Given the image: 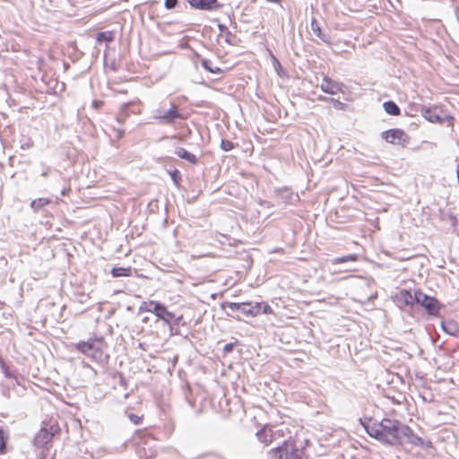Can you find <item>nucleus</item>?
Masks as SVG:
<instances>
[{
  "label": "nucleus",
  "instance_id": "f8f14e48",
  "mask_svg": "<svg viewBox=\"0 0 459 459\" xmlns=\"http://www.w3.org/2000/svg\"><path fill=\"white\" fill-rule=\"evenodd\" d=\"M240 312L247 317H255L261 314V306L259 302H242Z\"/></svg>",
  "mask_w": 459,
  "mask_h": 459
},
{
  "label": "nucleus",
  "instance_id": "39448f33",
  "mask_svg": "<svg viewBox=\"0 0 459 459\" xmlns=\"http://www.w3.org/2000/svg\"><path fill=\"white\" fill-rule=\"evenodd\" d=\"M414 299L415 303L424 307L429 315L436 316L438 314L440 305L436 298L430 297L418 290L414 292Z\"/></svg>",
  "mask_w": 459,
  "mask_h": 459
},
{
  "label": "nucleus",
  "instance_id": "c756f323",
  "mask_svg": "<svg viewBox=\"0 0 459 459\" xmlns=\"http://www.w3.org/2000/svg\"><path fill=\"white\" fill-rule=\"evenodd\" d=\"M234 147H235V144L230 140L222 139L221 142V148L224 152L231 151Z\"/></svg>",
  "mask_w": 459,
  "mask_h": 459
},
{
  "label": "nucleus",
  "instance_id": "f257e3e1",
  "mask_svg": "<svg viewBox=\"0 0 459 459\" xmlns=\"http://www.w3.org/2000/svg\"><path fill=\"white\" fill-rule=\"evenodd\" d=\"M367 433L373 438L390 446L402 445L404 441L423 446V439L407 425L397 420L385 418L381 421L369 420L365 425Z\"/></svg>",
  "mask_w": 459,
  "mask_h": 459
},
{
  "label": "nucleus",
  "instance_id": "5701e85b",
  "mask_svg": "<svg viewBox=\"0 0 459 459\" xmlns=\"http://www.w3.org/2000/svg\"><path fill=\"white\" fill-rule=\"evenodd\" d=\"M114 38H115L114 32L113 31H109V30L103 31V32H99L97 34V41L99 43L103 42V41L110 42V41H112L114 39Z\"/></svg>",
  "mask_w": 459,
  "mask_h": 459
},
{
  "label": "nucleus",
  "instance_id": "20e7f679",
  "mask_svg": "<svg viewBox=\"0 0 459 459\" xmlns=\"http://www.w3.org/2000/svg\"><path fill=\"white\" fill-rule=\"evenodd\" d=\"M152 117L161 125L173 126L177 120H185L186 117L179 112L178 107L171 103L168 110L157 108L153 111Z\"/></svg>",
  "mask_w": 459,
  "mask_h": 459
},
{
  "label": "nucleus",
  "instance_id": "4468645a",
  "mask_svg": "<svg viewBox=\"0 0 459 459\" xmlns=\"http://www.w3.org/2000/svg\"><path fill=\"white\" fill-rule=\"evenodd\" d=\"M192 7L200 10H214L218 8L217 0H188Z\"/></svg>",
  "mask_w": 459,
  "mask_h": 459
},
{
  "label": "nucleus",
  "instance_id": "a19ab883",
  "mask_svg": "<svg viewBox=\"0 0 459 459\" xmlns=\"http://www.w3.org/2000/svg\"><path fill=\"white\" fill-rule=\"evenodd\" d=\"M231 38H233V35L230 33V35L226 34V41L230 44H231Z\"/></svg>",
  "mask_w": 459,
  "mask_h": 459
},
{
  "label": "nucleus",
  "instance_id": "1a4fd4ad",
  "mask_svg": "<svg viewBox=\"0 0 459 459\" xmlns=\"http://www.w3.org/2000/svg\"><path fill=\"white\" fill-rule=\"evenodd\" d=\"M343 83L333 81L328 76H325L320 84V89L325 93L334 95L339 92H343L342 91Z\"/></svg>",
  "mask_w": 459,
  "mask_h": 459
},
{
  "label": "nucleus",
  "instance_id": "37998d69",
  "mask_svg": "<svg viewBox=\"0 0 459 459\" xmlns=\"http://www.w3.org/2000/svg\"><path fill=\"white\" fill-rule=\"evenodd\" d=\"M117 131V136L119 138V137H122L123 134H124V131L123 130H116Z\"/></svg>",
  "mask_w": 459,
  "mask_h": 459
},
{
  "label": "nucleus",
  "instance_id": "cd10ccee",
  "mask_svg": "<svg viewBox=\"0 0 459 459\" xmlns=\"http://www.w3.org/2000/svg\"><path fill=\"white\" fill-rule=\"evenodd\" d=\"M211 65V61L208 59H203L202 60V66L209 71L212 74H220L221 70L219 67L212 68Z\"/></svg>",
  "mask_w": 459,
  "mask_h": 459
},
{
  "label": "nucleus",
  "instance_id": "393cba45",
  "mask_svg": "<svg viewBox=\"0 0 459 459\" xmlns=\"http://www.w3.org/2000/svg\"><path fill=\"white\" fill-rule=\"evenodd\" d=\"M357 259H358L357 255L351 254V255H348L336 257L332 260V264H342V263H347V262H353V261H357Z\"/></svg>",
  "mask_w": 459,
  "mask_h": 459
},
{
  "label": "nucleus",
  "instance_id": "bb28decb",
  "mask_svg": "<svg viewBox=\"0 0 459 459\" xmlns=\"http://www.w3.org/2000/svg\"><path fill=\"white\" fill-rule=\"evenodd\" d=\"M221 307H229L231 311H241L242 302H222Z\"/></svg>",
  "mask_w": 459,
  "mask_h": 459
},
{
  "label": "nucleus",
  "instance_id": "58836bf2",
  "mask_svg": "<svg viewBox=\"0 0 459 459\" xmlns=\"http://www.w3.org/2000/svg\"><path fill=\"white\" fill-rule=\"evenodd\" d=\"M174 323L172 324V325H178L180 321L182 320V316H178V317H174Z\"/></svg>",
  "mask_w": 459,
  "mask_h": 459
},
{
  "label": "nucleus",
  "instance_id": "dca6fc26",
  "mask_svg": "<svg viewBox=\"0 0 459 459\" xmlns=\"http://www.w3.org/2000/svg\"><path fill=\"white\" fill-rule=\"evenodd\" d=\"M274 435L275 432H273L272 429L267 428H264L256 433L259 441L264 443L265 446H268L273 442Z\"/></svg>",
  "mask_w": 459,
  "mask_h": 459
},
{
  "label": "nucleus",
  "instance_id": "b1692460",
  "mask_svg": "<svg viewBox=\"0 0 459 459\" xmlns=\"http://www.w3.org/2000/svg\"><path fill=\"white\" fill-rule=\"evenodd\" d=\"M159 301L156 300H148L142 302L139 311L140 312H150L153 314V307H155L156 304H158Z\"/></svg>",
  "mask_w": 459,
  "mask_h": 459
},
{
  "label": "nucleus",
  "instance_id": "79ce46f5",
  "mask_svg": "<svg viewBox=\"0 0 459 459\" xmlns=\"http://www.w3.org/2000/svg\"><path fill=\"white\" fill-rule=\"evenodd\" d=\"M4 375H5L7 377H12V376H11V374L9 373V371H8V368H5V367H4Z\"/></svg>",
  "mask_w": 459,
  "mask_h": 459
},
{
  "label": "nucleus",
  "instance_id": "4c0bfd02",
  "mask_svg": "<svg viewBox=\"0 0 459 459\" xmlns=\"http://www.w3.org/2000/svg\"><path fill=\"white\" fill-rule=\"evenodd\" d=\"M233 348H234L233 343H227L224 346L223 351H224V352L229 353V352L232 351Z\"/></svg>",
  "mask_w": 459,
  "mask_h": 459
},
{
  "label": "nucleus",
  "instance_id": "aec40b11",
  "mask_svg": "<svg viewBox=\"0 0 459 459\" xmlns=\"http://www.w3.org/2000/svg\"><path fill=\"white\" fill-rule=\"evenodd\" d=\"M383 108L387 114L392 116H398L401 113L400 108L393 100L384 102Z\"/></svg>",
  "mask_w": 459,
  "mask_h": 459
},
{
  "label": "nucleus",
  "instance_id": "9d476101",
  "mask_svg": "<svg viewBox=\"0 0 459 459\" xmlns=\"http://www.w3.org/2000/svg\"><path fill=\"white\" fill-rule=\"evenodd\" d=\"M394 302L401 308L411 307L415 303L414 295L410 290H401L395 294Z\"/></svg>",
  "mask_w": 459,
  "mask_h": 459
},
{
  "label": "nucleus",
  "instance_id": "72a5a7b5",
  "mask_svg": "<svg viewBox=\"0 0 459 459\" xmlns=\"http://www.w3.org/2000/svg\"><path fill=\"white\" fill-rule=\"evenodd\" d=\"M128 417H129L131 422H133L134 425H139L143 420V417L138 416L136 414L131 413V414H129Z\"/></svg>",
  "mask_w": 459,
  "mask_h": 459
},
{
  "label": "nucleus",
  "instance_id": "f704fd0d",
  "mask_svg": "<svg viewBox=\"0 0 459 459\" xmlns=\"http://www.w3.org/2000/svg\"><path fill=\"white\" fill-rule=\"evenodd\" d=\"M50 171H51L50 167H48L45 164H41V176L42 177L47 178L49 175Z\"/></svg>",
  "mask_w": 459,
  "mask_h": 459
},
{
  "label": "nucleus",
  "instance_id": "2eb2a0df",
  "mask_svg": "<svg viewBox=\"0 0 459 459\" xmlns=\"http://www.w3.org/2000/svg\"><path fill=\"white\" fill-rule=\"evenodd\" d=\"M442 330L451 335L457 336L459 334V324L455 320H446L441 323Z\"/></svg>",
  "mask_w": 459,
  "mask_h": 459
},
{
  "label": "nucleus",
  "instance_id": "9b49d317",
  "mask_svg": "<svg viewBox=\"0 0 459 459\" xmlns=\"http://www.w3.org/2000/svg\"><path fill=\"white\" fill-rule=\"evenodd\" d=\"M277 196L282 200L285 204H295L299 201L298 194L293 193L290 188L283 187L276 190Z\"/></svg>",
  "mask_w": 459,
  "mask_h": 459
},
{
  "label": "nucleus",
  "instance_id": "0eeeda50",
  "mask_svg": "<svg viewBox=\"0 0 459 459\" xmlns=\"http://www.w3.org/2000/svg\"><path fill=\"white\" fill-rule=\"evenodd\" d=\"M382 137L387 143H390L393 144H400L403 146H404L409 140V137L406 134V133L403 130L398 129V128L389 129L387 131L383 132Z\"/></svg>",
  "mask_w": 459,
  "mask_h": 459
},
{
  "label": "nucleus",
  "instance_id": "a211bd4d",
  "mask_svg": "<svg viewBox=\"0 0 459 459\" xmlns=\"http://www.w3.org/2000/svg\"><path fill=\"white\" fill-rule=\"evenodd\" d=\"M422 116L429 122L432 123H442L443 119L439 115H437L435 110L430 108L423 107L421 108Z\"/></svg>",
  "mask_w": 459,
  "mask_h": 459
},
{
  "label": "nucleus",
  "instance_id": "a878e982",
  "mask_svg": "<svg viewBox=\"0 0 459 459\" xmlns=\"http://www.w3.org/2000/svg\"><path fill=\"white\" fill-rule=\"evenodd\" d=\"M7 439V433L0 428V454H4L5 452Z\"/></svg>",
  "mask_w": 459,
  "mask_h": 459
},
{
  "label": "nucleus",
  "instance_id": "7ed1b4c3",
  "mask_svg": "<svg viewBox=\"0 0 459 459\" xmlns=\"http://www.w3.org/2000/svg\"><path fill=\"white\" fill-rule=\"evenodd\" d=\"M269 459H303V452L293 442L284 440L281 445L268 452Z\"/></svg>",
  "mask_w": 459,
  "mask_h": 459
},
{
  "label": "nucleus",
  "instance_id": "423d86ee",
  "mask_svg": "<svg viewBox=\"0 0 459 459\" xmlns=\"http://www.w3.org/2000/svg\"><path fill=\"white\" fill-rule=\"evenodd\" d=\"M54 425H51L49 428H48L47 425L43 426L34 437V446L39 448L45 447L51 442L54 437Z\"/></svg>",
  "mask_w": 459,
  "mask_h": 459
},
{
  "label": "nucleus",
  "instance_id": "f3484780",
  "mask_svg": "<svg viewBox=\"0 0 459 459\" xmlns=\"http://www.w3.org/2000/svg\"><path fill=\"white\" fill-rule=\"evenodd\" d=\"M107 455V450L100 446L91 447V450L86 448L84 452V459H100Z\"/></svg>",
  "mask_w": 459,
  "mask_h": 459
},
{
  "label": "nucleus",
  "instance_id": "a18cd8bd",
  "mask_svg": "<svg viewBox=\"0 0 459 459\" xmlns=\"http://www.w3.org/2000/svg\"><path fill=\"white\" fill-rule=\"evenodd\" d=\"M227 316H228L234 317V318H236L237 320H240L239 316H235L234 315L230 314V313H227Z\"/></svg>",
  "mask_w": 459,
  "mask_h": 459
},
{
  "label": "nucleus",
  "instance_id": "473e14b6",
  "mask_svg": "<svg viewBox=\"0 0 459 459\" xmlns=\"http://www.w3.org/2000/svg\"><path fill=\"white\" fill-rule=\"evenodd\" d=\"M259 306H261V314H271L273 312L271 307L266 303L259 302Z\"/></svg>",
  "mask_w": 459,
  "mask_h": 459
},
{
  "label": "nucleus",
  "instance_id": "c85d7f7f",
  "mask_svg": "<svg viewBox=\"0 0 459 459\" xmlns=\"http://www.w3.org/2000/svg\"><path fill=\"white\" fill-rule=\"evenodd\" d=\"M329 102H331L333 104V108L337 110H345L347 108V105L345 103H343L338 100H335L333 98H331Z\"/></svg>",
  "mask_w": 459,
  "mask_h": 459
},
{
  "label": "nucleus",
  "instance_id": "4be33fe9",
  "mask_svg": "<svg viewBox=\"0 0 459 459\" xmlns=\"http://www.w3.org/2000/svg\"><path fill=\"white\" fill-rule=\"evenodd\" d=\"M113 277H126L131 275V268L115 267L111 270Z\"/></svg>",
  "mask_w": 459,
  "mask_h": 459
},
{
  "label": "nucleus",
  "instance_id": "ea45409f",
  "mask_svg": "<svg viewBox=\"0 0 459 459\" xmlns=\"http://www.w3.org/2000/svg\"><path fill=\"white\" fill-rule=\"evenodd\" d=\"M330 99L329 97H326V96H323V95H320L318 96L317 100H321V101H330Z\"/></svg>",
  "mask_w": 459,
  "mask_h": 459
},
{
  "label": "nucleus",
  "instance_id": "de8ad7c7",
  "mask_svg": "<svg viewBox=\"0 0 459 459\" xmlns=\"http://www.w3.org/2000/svg\"><path fill=\"white\" fill-rule=\"evenodd\" d=\"M93 105H94L96 108H98V107H99V104H98V102H97V101H95V102L93 103Z\"/></svg>",
  "mask_w": 459,
  "mask_h": 459
},
{
  "label": "nucleus",
  "instance_id": "ddd939ff",
  "mask_svg": "<svg viewBox=\"0 0 459 459\" xmlns=\"http://www.w3.org/2000/svg\"><path fill=\"white\" fill-rule=\"evenodd\" d=\"M310 27L313 33L316 34L322 41L328 45L332 44L330 34L322 31L316 18H312Z\"/></svg>",
  "mask_w": 459,
  "mask_h": 459
},
{
  "label": "nucleus",
  "instance_id": "2f4dec72",
  "mask_svg": "<svg viewBox=\"0 0 459 459\" xmlns=\"http://www.w3.org/2000/svg\"><path fill=\"white\" fill-rule=\"evenodd\" d=\"M128 105H129L128 103L124 104L122 107L121 112L117 115V119L119 123L124 122L127 117L126 108H127Z\"/></svg>",
  "mask_w": 459,
  "mask_h": 459
},
{
  "label": "nucleus",
  "instance_id": "49530a36",
  "mask_svg": "<svg viewBox=\"0 0 459 459\" xmlns=\"http://www.w3.org/2000/svg\"><path fill=\"white\" fill-rule=\"evenodd\" d=\"M266 1L270 2V3L280 4L281 0H266Z\"/></svg>",
  "mask_w": 459,
  "mask_h": 459
},
{
  "label": "nucleus",
  "instance_id": "e433bc0d",
  "mask_svg": "<svg viewBox=\"0 0 459 459\" xmlns=\"http://www.w3.org/2000/svg\"><path fill=\"white\" fill-rule=\"evenodd\" d=\"M218 29L221 31V33H225L230 35V31L229 30L228 27L224 24H219Z\"/></svg>",
  "mask_w": 459,
  "mask_h": 459
},
{
  "label": "nucleus",
  "instance_id": "f03ea898",
  "mask_svg": "<svg viewBox=\"0 0 459 459\" xmlns=\"http://www.w3.org/2000/svg\"><path fill=\"white\" fill-rule=\"evenodd\" d=\"M104 342L102 339L81 342L77 344V350L91 358L93 361L102 363L108 359L104 353Z\"/></svg>",
  "mask_w": 459,
  "mask_h": 459
},
{
  "label": "nucleus",
  "instance_id": "6e6552de",
  "mask_svg": "<svg viewBox=\"0 0 459 459\" xmlns=\"http://www.w3.org/2000/svg\"><path fill=\"white\" fill-rule=\"evenodd\" d=\"M153 314L160 320L163 321V323L169 326L170 333L174 334V326L172 325V320L175 317V315L169 311L167 307L160 302L155 305L153 307Z\"/></svg>",
  "mask_w": 459,
  "mask_h": 459
},
{
  "label": "nucleus",
  "instance_id": "09e8293b",
  "mask_svg": "<svg viewBox=\"0 0 459 459\" xmlns=\"http://www.w3.org/2000/svg\"><path fill=\"white\" fill-rule=\"evenodd\" d=\"M143 321L144 323H147L148 318H147V317H144V318L143 319Z\"/></svg>",
  "mask_w": 459,
  "mask_h": 459
},
{
  "label": "nucleus",
  "instance_id": "412c9836",
  "mask_svg": "<svg viewBox=\"0 0 459 459\" xmlns=\"http://www.w3.org/2000/svg\"><path fill=\"white\" fill-rule=\"evenodd\" d=\"M49 203H50V200L48 198H38V199L33 200L30 203V208L34 212H38L39 210H40L41 208H43Z\"/></svg>",
  "mask_w": 459,
  "mask_h": 459
},
{
  "label": "nucleus",
  "instance_id": "c9c22d12",
  "mask_svg": "<svg viewBox=\"0 0 459 459\" xmlns=\"http://www.w3.org/2000/svg\"><path fill=\"white\" fill-rule=\"evenodd\" d=\"M178 4V0H165V7L169 10L173 9Z\"/></svg>",
  "mask_w": 459,
  "mask_h": 459
},
{
  "label": "nucleus",
  "instance_id": "7c9ffc66",
  "mask_svg": "<svg viewBox=\"0 0 459 459\" xmlns=\"http://www.w3.org/2000/svg\"><path fill=\"white\" fill-rule=\"evenodd\" d=\"M169 175H170L171 179L173 180L174 184L176 186H178L179 184V181L181 180L180 172L175 169L169 171Z\"/></svg>",
  "mask_w": 459,
  "mask_h": 459
},
{
  "label": "nucleus",
  "instance_id": "c03bdc74",
  "mask_svg": "<svg viewBox=\"0 0 459 459\" xmlns=\"http://www.w3.org/2000/svg\"><path fill=\"white\" fill-rule=\"evenodd\" d=\"M69 191H70V188H65V189H63V190H62L61 195H62L63 196H65V195H67V193H68Z\"/></svg>",
  "mask_w": 459,
  "mask_h": 459
},
{
  "label": "nucleus",
  "instance_id": "6ab92c4d",
  "mask_svg": "<svg viewBox=\"0 0 459 459\" xmlns=\"http://www.w3.org/2000/svg\"><path fill=\"white\" fill-rule=\"evenodd\" d=\"M175 154L183 159V160H187L188 162H190L191 164H196L197 163V158L195 157V154L187 152L186 149L182 148V147H178L175 151Z\"/></svg>",
  "mask_w": 459,
  "mask_h": 459
}]
</instances>
